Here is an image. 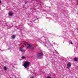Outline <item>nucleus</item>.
Listing matches in <instances>:
<instances>
[{"mask_svg":"<svg viewBox=\"0 0 78 78\" xmlns=\"http://www.w3.org/2000/svg\"><path fill=\"white\" fill-rule=\"evenodd\" d=\"M24 45L25 47H26L28 48H30V49H34V47L33 46L28 44L27 42L24 43Z\"/></svg>","mask_w":78,"mask_h":78,"instance_id":"f257e3e1","label":"nucleus"},{"mask_svg":"<svg viewBox=\"0 0 78 78\" xmlns=\"http://www.w3.org/2000/svg\"><path fill=\"white\" fill-rule=\"evenodd\" d=\"M30 64V63L28 62H25L23 66L26 68V70H28L29 68V66Z\"/></svg>","mask_w":78,"mask_h":78,"instance_id":"f03ea898","label":"nucleus"},{"mask_svg":"<svg viewBox=\"0 0 78 78\" xmlns=\"http://www.w3.org/2000/svg\"><path fill=\"white\" fill-rule=\"evenodd\" d=\"M72 66V64L70 63L69 62L67 64V67H66L67 69H68L69 70H70V68Z\"/></svg>","mask_w":78,"mask_h":78,"instance_id":"7ed1b4c3","label":"nucleus"},{"mask_svg":"<svg viewBox=\"0 0 78 78\" xmlns=\"http://www.w3.org/2000/svg\"><path fill=\"white\" fill-rule=\"evenodd\" d=\"M43 55V53L41 52L40 53L38 54L37 56L39 58H41Z\"/></svg>","mask_w":78,"mask_h":78,"instance_id":"20e7f679","label":"nucleus"},{"mask_svg":"<svg viewBox=\"0 0 78 78\" xmlns=\"http://www.w3.org/2000/svg\"><path fill=\"white\" fill-rule=\"evenodd\" d=\"M21 51V52H25V51L23 49L21 48L20 47H19L18 48Z\"/></svg>","mask_w":78,"mask_h":78,"instance_id":"39448f33","label":"nucleus"},{"mask_svg":"<svg viewBox=\"0 0 78 78\" xmlns=\"http://www.w3.org/2000/svg\"><path fill=\"white\" fill-rule=\"evenodd\" d=\"M44 45H45V46L46 47H48V48H49V47H51V44L50 43H49V44H48H48H46H46L45 43L44 44Z\"/></svg>","mask_w":78,"mask_h":78,"instance_id":"423d86ee","label":"nucleus"},{"mask_svg":"<svg viewBox=\"0 0 78 78\" xmlns=\"http://www.w3.org/2000/svg\"><path fill=\"white\" fill-rule=\"evenodd\" d=\"M12 14H13V13L12 12H9V15L10 16H11Z\"/></svg>","mask_w":78,"mask_h":78,"instance_id":"0eeeda50","label":"nucleus"},{"mask_svg":"<svg viewBox=\"0 0 78 78\" xmlns=\"http://www.w3.org/2000/svg\"><path fill=\"white\" fill-rule=\"evenodd\" d=\"M74 60L75 61H78V58H75L74 59Z\"/></svg>","mask_w":78,"mask_h":78,"instance_id":"6e6552de","label":"nucleus"},{"mask_svg":"<svg viewBox=\"0 0 78 78\" xmlns=\"http://www.w3.org/2000/svg\"><path fill=\"white\" fill-rule=\"evenodd\" d=\"M4 70H7V68L6 67L4 66Z\"/></svg>","mask_w":78,"mask_h":78,"instance_id":"1a4fd4ad","label":"nucleus"},{"mask_svg":"<svg viewBox=\"0 0 78 78\" xmlns=\"http://www.w3.org/2000/svg\"><path fill=\"white\" fill-rule=\"evenodd\" d=\"M11 38H12V39H14V38H15V35H12L11 37Z\"/></svg>","mask_w":78,"mask_h":78,"instance_id":"9d476101","label":"nucleus"},{"mask_svg":"<svg viewBox=\"0 0 78 78\" xmlns=\"http://www.w3.org/2000/svg\"><path fill=\"white\" fill-rule=\"evenodd\" d=\"M69 43L71 44H73V42H72V41H70L69 42Z\"/></svg>","mask_w":78,"mask_h":78,"instance_id":"9b49d317","label":"nucleus"},{"mask_svg":"<svg viewBox=\"0 0 78 78\" xmlns=\"http://www.w3.org/2000/svg\"><path fill=\"white\" fill-rule=\"evenodd\" d=\"M22 59H25V57L24 56H22Z\"/></svg>","mask_w":78,"mask_h":78,"instance_id":"f8f14e48","label":"nucleus"},{"mask_svg":"<svg viewBox=\"0 0 78 78\" xmlns=\"http://www.w3.org/2000/svg\"><path fill=\"white\" fill-rule=\"evenodd\" d=\"M42 3V2H40V3H39V5H41Z\"/></svg>","mask_w":78,"mask_h":78,"instance_id":"ddd939ff","label":"nucleus"},{"mask_svg":"<svg viewBox=\"0 0 78 78\" xmlns=\"http://www.w3.org/2000/svg\"><path fill=\"white\" fill-rule=\"evenodd\" d=\"M33 19H36V17H35L34 18H33Z\"/></svg>","mask_w":78,"mask_h":78,"instance_id":"4468645a","label":"nucleus"},{"mask_svg":"<svg viewBox=\"0 0 78 78\" xmlns=\"http://www.w3.org/2000/svg\"><path fill=\"white\" fill-rule=\"evenodd\" d=\"M25 4H26L27 3V2H24Z\"/></svg>","mask_w":78,"mask_h":78,"instance_id":"2eb2a0df","label":"nucleus"},{"mask_svg":"<svg viewBox=\"0 0 78 78\" xmlns=\"http://www.w3.org/2000/svg\"><path fill=\"white\" fill-rule=\"evenodd\" d=\"M37 0H35V1H36V2H37Z\"/></svg>","mask_w":78,"mask_h":78,"instance_id":"dca6fc26","label":"nucleus"},{"mask_svg":"<svg viewBox=\"0 0 78 78\" xmlns=\"http://www.w3.org/2000/svg\"><path fill=\"white\" fill-rule=\"evenodd\" d=\"M1 3V1L0 0V3Z\"/></svg>","mask_w":78,"mask_h":78,"instance_id":"f3484780","label":"nucleus"}]
</instances>
